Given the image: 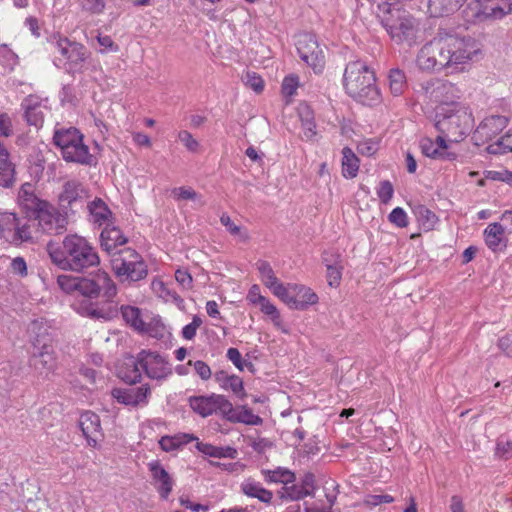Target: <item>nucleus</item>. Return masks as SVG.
I'll return each instance as SVG.
<instances>
[{"instance_id": "obj_8", "label": "nucleus", "mask_w": 512, "mask_h": 512, "mask_svg": "<svg viewBox=\"0 0 512 512\" xmlns=\"http://www.w3.org/2000/svg\"><path fill=\"white\" fill-rule=\"evenodd\" d=\"M54 143L68 162L88 165L93 161L88 146L83 143V135L74 127L57 129L54 133Z\"/></svg>"}, {"instance_id": "obj_36", "label": "nucleus", "mask_w": 512, "mask_h": 512, "mask_svg": "<svg viewBox=\"0 0 512 512\" xmlns=\"http://www.w3.org/2000/svg\"><path fill=\"white\" fill-rule=\"evenodd\" d=\"M196 441V449L205 456L212 458H229L235 459L237 457V450L230 446H215L210 443H204L199 441L197 438Z\"/></svg>"}, {"instance_id": "obj_10", "label": "nucleus", "mask_w": 512, "mask_h": 512, "mask_svg": "<svg viewBox=\"0 0 512 512\" xmlns=\"http://www.w3.org/2000/svg\"><path fill=\"white\" fill-rule=\"evenodd\" d=\"M47 329L43 321H34L29 327V332L35 335L33 345L36 349L33 356V365L40 372H51L56 368V357L50 339H46Z\"/></svg>"}, {"instance_id": "obj_53", "label": "nucleus", "mask_w": 512, "mask_h": 512, "mask_svg": "<svg viewBox=\"0 0 512 512\" xmlns=\"http://www.w3.org/2000/svg\"><path fill=\"white\" fill-rule=\"evenodd\" d=\"M173 197L176 200H199L198 193L189 187H178L172 191Z\"/></svg>"}, {"instance_id": "obj_7", "label": "nucleus", "mask_w": 512, "mask_h": 512, "mask_svg": "<svg viewBox=\"0 0 512 512\" xmlns=\"http://www.w3.org/2000/svg\"><path fill=\"white\" fill-rule=\"evenodd\" d=\"M51 43L58 53L54 57L55 66L64 69L68 73L83 72L85 63L90 57V52L83 44L70 41L60 34L53 35Z\"/></svg>"}, {"instance_id": "obj_43", "label": "nucleus", "mask_w": 512, "mask_h": 512, "mask_svg": "<svg viewBox=\"0 0 512 512\" xmlns=\"http://www.w3.org/2000/svg\"><path fill=\"white\" fill-rule=\"evenodd\" d=\"M414 214L416 216L419 226L424 231H431L435 228L438 223V218L431 210L423 205L416 206L414 208Z\"/></svg>"}, {"instance_id": "obj_25", "label": "nucleus", "mask_w": 512, "mask_h": 512, "mask_svg": "<svg viewBox=\"0 0 512 512\" xmlns=\"http://www.w3.org/2000/svg\"><path fill=\"white\" fill-rule=\"evenodd\" d=\"M100 242L102 249L112 257L113 253H119V247L126 244L127 238L119 228L110 224L103 228Z\"/></svg>"}, {"instance_id": "obj_38", "label": "nucleus", "mask_w": 512, "mask_h": 512, "mask_svg": "<svg viewBox=\"0 0 512 512\" xmlns=\"http://www.w3.org/2000/svg\"><path fill=\"white\" fill-rule=\"evenodd\" d=\"M121 312H122V316H123L124 320L128 324H130L135 330H138L140 332H146L154 337L162 336L158 332L153 334L148 329L145 322L141 318L140 310L138 308L133 307V306H125V307H122Z\"/></svg>"}, {"instance_id": "obj_58", "label": "nucleus", "mask_w": 512, "mask_h": 512, "mask_svg": "<svg viewBox=\"0 0 512 512\" xmlns=\"http://www.w3.org/2000/svg\"><path fill=\"white\" fill-rule=\"evenodd\" d=\"M188 365L194 367L195 372L202 380H208L212 375L210 367L204 361L197 360L193 362L190 360L188 361Z\"/></svg>"}, {"instance_id": "obj_64", "label": "nucleus", "mask_w": 512, "mask_h": 512, "mask_svg": "<svg viewBox=\"0 0 512 512\" xmlns=\"http://www.w3.org/2000/svg\"><path fill=\"white\" fill-rule=\"evenodd\" d=\"M498 146L499 152L512 151V129L499 139Z\"/></svg>"}, {"instance_id": "obj_45", "label": "nucleus", "mask_w": 512, "mask_h": 512, "mask_svg": "<svg viewBox=\"0 0 512 512\" xmlns=\"http://www.w3.org/2000/svg\"><path fill=\"white\" fill-rule=\"evenodd\" d=\"M82 280L83 277H75L71 275H59L57 284L59 288L65 293H73L78 291L82 294Z\"/></svg>"}, {"instance_id": "obj_51", "label": "nucleus", "mask_w": 512, "mask_h": 512, "mask_svg": "<svg viewBox=\"0 0 512 512\" xmlns=\"http://www.w3.org/2000/svg\"><path fill=\"white\" fill-rule=\"evenodd\" d=\"M245 85L255 91L256 93L262 92L264 88V81L255 72H247L244 76Z\"/></svg>"}, {"instance_id": "obj_31", "label": "nucleus", "mask_w": 512, "mask_h": 512, "mask_svg": "<svg viewBox=\"0 0 512 512\" xmlns=\"http://www.w3.org/2000/svg\"><path fill=\"white\" fill-rule=\"evenodd\" d=\"M90 221L99 227L112 224L113 214L101 199H95L88 205Z\"/></svg>"}, {"instance_id": "obj_16", "label": "nucleus", "mask_w": 512, "mask_h": 512, "mask_svg": "<svg viewBox=\"0 0 512 512\" xmlns=\"http://www.w3.org/2000/svg\"><path fill=\"white\" fill-rule=\"evenodd\" d=\"M300 58L313 69L316 74L322 73L325 67L324 51L313 35L305 34L297 44Z\"/></svg>"}, {"instance_id": "obj_34", "label": "nucleus", "mask_w": 512, "mask_h": 512, "mask_svg": "<svg viewBox=\"0 0 512 512\" xmlns=\"http://www.w3.org/2000/svg\"><path fill=\"white\" fill-rule=\"evenodd\" d=\"M448 140L439 134L436 139L423 138L420 142L422 153L430 158H442L446 154L448 148Z\"/></svg>"}, {"instance_id": "obj_29", "label": "nucleus", "mask_w": 512, "mask_h": 512, "mask_svg": "<svg viewBox=\"0 0 512 512\" xmlns=\"http://www.w3.org/2000/svg\"><path fill=\"white\" fill-rule=\"evenodd\" d=\"M82 185L77 181H68L64 184L62 192L59 194V204L63 209L72 208L81 202L83 197Z\"/></svg>"}, {"instance_id": "obj_56", "label": "nucleus", "mask_w": 512, "mask_h": 512, "mask_svg": "<svg viewBox=\"0 0 512 512\" xmlns=\"http://www.w3.org/2000/svg\"><path fill=\"white\" fill-rule=\"evenodd\" d=\"M178 138L189 151L196 152L198 150L199 142L192 136L190 132L182 130L178 133Z\"/></svg>"}, {"instance_id": "obj_60", "label": "nucleus", "mask_w": 512, "mask_h": 512, "mask_svg": "<svg viewBox=\"0 0 512 512\" xmlns=\"http://www.w3.org/2000/svg\"><path fill=\"white\" fill-rule=\"evenodd\" d=\"M83 9L91 14H101L105 9L104 0H83Z\"/></svg>"}, {"instance_id": "obj_50", "label": "nucleus", "mask_w": 512, "mask_h": 512, "mask_svg": "<svg viewBox=\"0 0 512 512\" xmlns=\"http://www.w3.org/2000/svg\"><path fill=\"white\" fill-rule=\"evenodd\" d=\"M376 193L381 203L388 204L394 195V188L392 183L388 180L381 181Z\"/></svg>"}, {"instance_id": "obj_12", "label": "nucleus", "mask_w": 512, "mask_h": 512, "mask_svg": "<svg viewBox=\"0 0 512 512\" xmlns=\"http://www.w3.org/2000/svg\"><path fill=\"white\" fill-rule=\"evenodd\" d=\"M277 298L288 308L299 311H305L319 302L312 288L298 283H286Z\"/></svg>"}, {"instance_id": "obj_23", "label": "nucleus", "mask_w": 512, "mask_h": 512, "mask_svg": "<svg viewBox=\"0 0 512 512\" xmlns=\"http://www.w3.org/2000/svg\"><path fill=\"white\" fill-rule=\"evenodd\" d=\"M79 425L88 445L95 447L102 437L99 416L91 411H86L81 414Z\"/></svg>"}, {"instance_id": "obj_14", "label": "nucleus", "mask_w": 512, "mask_h": 512, "mask_svg": "<svg viewBox=\"0 0 512 512\" xmlns=\"http://www.w3.org/2000/svg\"><path fill=\"white\" fill-rule=\"evenodd\" d=\"M39 229L46 234H59L66 229L67 217L53 205L44 201L33 210Z\"/></svg>"}, {"instance_id": "obj_30", "label": "nucleus", "mask_w": 512, "mask_h": 512, "mask_svg": "<svg viewBox=\"0 0 512 512\" xmlns=\"http://www.w3.org/2000/svg\"><path fill=\"white\" fill-rule=\"evenodd\" d=\"M240 490L247 497L256 498L266 504L270 503L273 499V493L253 478L244 479L240 484Z\"/></svg>"}, {"instance_id": "obj_19", "label": "nucleus", "mask_w": 512, "mask_h": 512, "mask_svg": "<svg viewBox=\"0 0 512 512\" xmlns=\"http://www.w3.org/2000/svg\"><path fill=\"white\" fill-rule=\"evenodd\" d=\"M476 18L499 20L512 13V0H476Z\"/></svg>"}, {"instance_id": "obj_63", "label": "nucleus", "mask_w": 512, "mask_h": 512, "mask_svg": "<svg viewBox=\"0 0 512 512\" xmlns=\"http://www.w3.org/2000/svg\"><path fill=\"white\" fill-rule=\"evenodd\" d=\"M175 279L184 289H190L192 287V276L186 270H176Z\"/></svg>"}, {"instance_id": "obj_18", "label": "nucleus", "mask_w": 512, "mask_h": 512, "mask_svg": "<svg viewBox=\"0 0 512 512\" xmlns=\"http://www.w3.org/2000/svg\"><path fill=\"white\" fill-rule=\"evenodd\" d=\"M226 400L224 395L211 394L191 397L189 403L191 409L202 417H208L217 412L223 416L225 407H227Z\"/></svg>"}, {"instance_id": "obj_6", "label": "nucleus", "mask_w": 512, "mask_h": 512, "mask_svg": "<svg viewBox=\"0 0 512 512\" xmlns=\"http://www.w3.org/2000/svg\"><path fill=\"white\" fill-rule=\"evenodd\" d=\"M135 368L132 375H125L126 382H136L141 378V372L152 381L162 383L173 374V368L168 356L158 351L143 349L135 358Z\"/></svg>"}, {"instance_id": "obj_27", "label": "nucleus", "mask_w": 512, "mask_h": 512, "mask_svg": "<svg viewBox=\"0 0 512 512\" xmlns=\"http://www.w3.org/2000/svg\"><path fill=\"white\" fill-rule=\"evenodd\" d=\"M256 268L259 272L260 280L263 285L267 287L275 297H277L285 284L277 278L273 268L267 261H258L256 263Z\"/></svg>"}, {"instance_id": "obj_5", "label": "nucleus", "mask_w": 512, "mask_h": 512, "mask_svg": "<svg viewBox=\"0 0 512 512\" xmlns=\"http://www.w3.org/2000/svg\"><path fill=\"white\" fill-rule=\"evenodd\" d=\"M435 128L448 142H460L473 128V118L463 105L435 108Z\"/></svg>"}, {"instance_id": "obj_48", "label": "nucleus", "mask_w": 512, "mask_h": 512, "mask_svg": "<svg viewBox=\"0 0 512 512\" xmlns=\"http://www.w3.org/2000/svg\"><path fill=\"white\" fill-rule=\"evenodd\" d=\"M323 261L327 268L328 285L331 287H337L340 283L342 276V266L338 264L329 263L325 257L323 258Z\"/></svg>"}, {"instance_id": "obj_62", "label": "nucleus", "mask_w": 512, "mask_h": 512, "mask_svg": "<svg viewBox=\"0 0 512 512\" xmlns=\"http://www.w3.org/2000/svg\"><path fill=\"white\" fill-rule=\"evenodd\" d=\"M357 149L360 154L371 156L377 151L378 144L375 141L368 139L360 142Z\"/></svg>"}, {"instance_id": "obj_13", "label": "nucleus", "mask_w": 512, "mask_h": 512, "mask_svg": "<svg viewBox=\"0 0 512 512\" xmlns=\"http://www.w3.org/2000/svg\"><path fill=\"white\" fill-rule=\"evenodd\" d=\"M117 293V288L109 274L98 270L90 277H83L82 295L88 298H102L110 302Z\"/></svg>"}, {"instance_id": "obj_33", "label": "nucleus", "mask_w": 512, "mask_h": 512, "mask_svg": "<svg viewBox=\"0 0 512 512\" xmlns=\"http://www.w3.org/2000/svg\"><path fill=\"white\" fill-rule=\"evenodd\" d=\"M433 48L431 39L418 50L415 57V65L420 71L427 73L437 72L436 64L438 62L434 58Z\"/></svg>"}, {"instance_id": "obj_42", "label": "nucleus", "mask_w": 512, "mask_h": 512, "mask_svg": "<svg viewBox=\"0 0 512 512\" xmlns=\"http://www.w3.org/2000/svg\"><path fill=\"white\" fill-rule=\"evenodd\" d=\"M19 204L27 210H35L39 203H43L44 200H40L34 193V186L31 183H24L18 192Z\"/></svg>"}, {"instance_id": "obj_55", "label": "nucleus", "mask_w": 512, "mask_h": 512, "mask_svg": "<svg viewBox=\"0 0 512 512\" xmlns=\"http://www.w3.org/2000/svg\"><path fill=\"white\" fill-rule=\"evenodd\" d=\"M202 325V319L195 315L192 322L185 325L182 329V336L186 340H192L196 336L197 329Z\"/></svg>"}, {"instance_id": "obj_17", "label": "nucleus", "mask_w": 512, "mask_h": 512, "mask_svg": "<svg viewBox=\"0 0 512 512\" xmlns=\"http://www.w3.org/2000/svg\"><path fill=\"white\" fill-rule=\"evenodd\" d=\"M0 238L18 244L32 239L29 227L20 225L16 214L8 211H0Z\"/></svg>"}, {"instance_id": "obj_32", "label": "nucleus", "mask_w": 512, "mask_h": 512, "mask_svg": "<svg viewBox=\"0 0 512 512\" xmlns=\"http://www.w3.org/2000/svg\"><path fill=\"white\" fill-rule=\"evenodd\" d=\"M215 380L223 390L231 391L242 400L246 397L244 383L239 376L220 371L215 374Z\"/></svg>"}, {"instance_id": "obj_26", "label": "nucleus", "mask_w": 512, "mask_h": 512, "mask_svg": "<svg viewBox=\"0 0 512 512\" xmlns=\"http://www.w3.org/2000/svg\"><path fill=\"white\" fill-rule=\"evenodd\" d=\"M508 124V118L503 115H490L482 120L475 134L482 139L491 140Z\"/></svg>"}, {"instance_id": "obj_3", "label": "nucleus", "mask_w": 512, "mask_h": 512, "mask_svg": "<svg viewBox=\"0 0 512 512\" xmlns=\"http://www.w3.org/2000/svg\"><path fill=\"white\" fill-rule=\"evenodd\" d=\"M376 15L396 44L412 47L417 43L420 23L411 14L388 2H381L377 5Z\"/></svg>"}, {"instance_id": "obj_1", "label": "nucleus", "mask_w": 512, "mask_h": 512, "mask_svg": "<svg viewBox=\"0 0 512 512\" xmlns=\"http://www.w3.org/2000/svg\"><path fill=\"white\" fill-rule=\"evenodd\" d=\"M436 70L461 71L464 65L474 61L480 53L479 44L471 38L459 37L439 29L432 38Z\"/></svg>"}, {"instance_id": "obj_28", "label": "nucleus", "mask_w": 512, "mask_h": 512, "mask_svg": "<svg viewBox=\"0 0 512 512\" xmlns=\"http://www.w3.org/2000/svg\"><path fill=\"white\" fill-rule=\"evenodd\" d=\"M484 240L490 250H501L506 246L505 227L498 222L490 223L484 230Z\"/></svg>"}, {"instance_id": "obj_22", "label": "nucleus", "mask_w": 512, "mask_h": 512, "mask_svg": "<svg viewBox=\"0 0 512 512\" xmlns=\"http://www.w3.org/2000/svg\"><path fill=\"white\" fill-rule=\"evenodd\" d=\"M227 407L223 412V417L232 423H242L245 425L258 426L261 425L263 420L260 416L253 413V411L246 405L233 407L232 403L227 399Z\"/></svg>"}, {"instance_id": "obj_54", "label": "nucleus", "mask_w": 512, "mask_h": 512, "mask_svg": "<svg viewBox=\"0 0 512 512\" xmlns=\"http://www.w3.org/2000/svg\"><path fill=\"white\" fill-rule=\"evenodd\" d=\"M97 41L100 45V53H115L119 51V46L108 35H98Z\"/></svg>"}, {"instance_id": "obj_15", "label": "nucleus", "mask_w": 512, "mask_h": 512, "mask_svg": "<svg viewBox=\"0 0 512 512\" xmlns=\"http://www.w3.org/2000/svg\"><path fill=\"white\" fill-rule=\"evenodd\" d=\"M246 299L250 304L258 306L260 311L268 317L277 330L284 334L290 333V329L284 322L280 311L267 297L261 294L259 285L254 284L250 287Z\"/></svg>"}, {"instance_id": "obj_11", "label": "nucleus", "mask_w": 512, "mask_h": 512, "mask_svg": "<svg viewBox=\"0 0 512 512\" xmlns=\"http://www.w3.org/2000/svg\"><path fill=\"white\" fill-rule=\"evenodd\" d=\"M422 90L428 101L436 105L435 108L460 105L458 102L460 90L450 81L440 78L431 79L422 84Z\"/></svg>"}, {"instance_id": "obj_49", "label": "nucleus", "mask_w": 512, "mask_h": 512, "mask_svg": "<svg viewBox=\"0 0 512 512\" xmlns=\"http://www.w3.org/2000/svg\"><path fill=\"white\" fill-rule=\"evenodd\" d=\"M281 497L288 500H300L306 496V492L302 489L301 485L293 484L291 486L285 485L281 490Z\"/></svg>"}, {"instance_id": "obj_47", "label": "nucleus", "mask_w": 512, "mask_h": 512, "mask_svg": "<svg viewBox=\"0 0 512 512\" xmlns=\"http://www.w3.org/2000/svg\"><path fill=\"white\" fill-rule=\"evenodd\" d=\"M221 224L227 231L240 242H246L249 239V234L241 226L236 225L227 214L220 217Z\"/></svg>"}, {"instance_id": "obj_21", "label": "nucleus", "mask_w": 512, "mask_h": 512, "mask_svg": "<svg viewBox=\"0 0 512 512\" xmlns=\"http://www.w3.org/2000/svg\"><path fill=\"white\" fill-rule=\"evenodd\" d=\"M148 469L151 474L152 485L159 493L161 498L167 499L170 493L172 492L174 486V480L172 476L157 460L149 462Z\"/></svg>"}, {"instance_id": "obj_59", "label": "nucleus", "mask_w": 512, "mask_h": 512, "mask_svg": "<svg viewBox=\"0 0 512 512\" xmlns=\"http://www.w3.org/2000/svg\"><path fill=\"white\" fill-rule=\"evenodd\" d=\"M394 498L388 494H375L367 495L364 499V504L367 506H377L382 503H391Z\"/></svg>"}, {"instance_id": "obj_52", "label": "nucleus", "mask_w": 512, "mask_h": 512, "mask_svg": "<svg viewBox=\"0 0 512 512\" xmlns=\"http://www.w3.org/2000/svg\"><path fill=\"white\" fill-rule=\"evenodd\" d=\"M389 221L399 228H404L408 225V217L404 209L401 207L394 208L388 216Z\"/></svg>"}, {"instance_id": "obj_2", "label": "nucleus", "mask_w": 512, "mask_h": 512, "mask_svg": "<svg viewBox=\"0 0 512 512\" xmlns=\"http://www.w3.org/2000/svg\"><path fill=\"white\" fill-rule=\"evenodd\" d=\"M47 252L52 263L66 271L82 272L100 263L95 248L77 234L66 235L61 244L49 242Z\"/></svg>"}, {"instance_id": "obj_44", "label": "nucleus", "mask_w": 512, "mask_h": 512, "mask_svg": "<svg viewBox=\"0 0 512 512\" xmlns=\"http://www.w3.org/2000/svg\"><path fill=\"white\" fill-rule=\"evenodd\" d=\"M151 289L157 297L165 302H182L177 293L170 289L161 279H154L151 283Z\"/></svg>"}, {"instance_id": "obj_57", "label": "nucleus", "mask_w": 512, "mask_h": 512, "mask_svg": "<svg viewBox=\"0 0 512 512\" xmlns=\"http://www.w3.org/2000/svg\"><path fill=\"white\" fill-rule=\"evenodd\" d=\"M299 85L298 78L294 75H290L284 78L282 83V93L285 96H292L295 94Z\"/></svg>"}, {"instance_id": "obj_39", "label": "nucleus", "mask_w": 512, "mask_h": 512, "mask_svg": "<svg viewBox=\"0 0 512 512\" xmlns=\"http://www.w3.org/2000/svg\"><path fill=\"white\" fill-rule=\"evenodd\" d=\"M465 0H429L428 12L433 17H441L456 11Z\"/></svg>"}, {"instance_id": "obj_9", "label": "nucleus", "mask_w": 512, "mask_h": 512, "mask_svg": "<svg viewBox=\"0 0 512 512\" xmlns=\"http://www.w3.org/2000/svg\"><path fill=\"white\" fill-rule=\"evenodd\" d=\"M110 262L114 274L122 282L139 281L147 276V266L134 249H120L119 253H113Z\"/></svg>"}, {"instance_id": "obj_61", "label": "nucleus", "mask_w": 512, "mask_h": 512, "mask_svg": "<svg viewBox=\"0 0 512 512\" xmlns=\"http://www.w3.org/2000/svg\"><path fill=\"white\" fill-rule=\"evenodd\" d=\"M10 268L11 271L16 275H19L21 277L27 275V265L22 257H16L12 259L10 263Z\"/></svg>"}, {"instance_id": "obj_20", "label": "nucleus", "mask_w": 512, "mask_h": 512, "mask_svg": "<svg viewBox=\"0 0 512 512\" xmlns=\"http://www.w3.org/2000/svg\"><path fill=\"white\" fill-rule=\"evenodd\" d=\"M150 394L151 389L148 384L138 387L116 388L112 391V396L119 403L133 407L147 405Z\"/></svg>"}, {"instance_id": "obj_40", "label": "nucleus", "mask_w": 512, "mask_h": 512, "mask_svg": "<svg viewBox=\"0 0 512 512\" xmlns=\"http://www.w3.org/2000/svg\"><path fill=\"white\" fill-rule=\"evenodd\" d=\"M261 473L265 481L268 483H281L285 486L295 481V474L288 468L284 467L263 469Z\"/></svg>"}, {"instance_id": "obj_41", "label": "nucleus", "mask_w": 512, "mask_h": 512, "mask_svg": "<svg viewBox=\"0 0 512 512\" xmlns=\"http://www.w3.org/2000/svg\"><path fill=\"white\" fill-rule=\"evenodd\" d=\"M342 155V175L347 179L355 178L359 170L358 157L349 147L343 148Z\"/></svg>"}, {"instance_id": "obj_37", "label": "nucleus", "mask_w": 512, "mask_h": 512, "mask_svg": "<svg viewBox=\"0 0 512 512\" xmlns=\"http://www.w3.org/2000/svg\"><path fill=\"white\" fill-rule=\"evenodd\" d=\"M197 440V437L189 433H178L172 436L166 435L160 438L159 445L165 452H174L184 445Z\"/></svg>"}, {"instance_id": "obj_35", "label": "nucleus", "mask_w": 512, "mask_h": 512, "mask_svg": "<svg viewBox=\"0 0 512 512\" xmlns=\"http://www.w3.org/2000/svg\"><path fill=\"white\" fill-rule=\"evenodd\" d=\"M15 182V168L7 149L0 142V187L9 188Z\"/></svg>"}, {"instance_id": "obj_4", "label": "nucleus", "mask_w": 512, "mask_h": 512, "mask_svg": "<svg viewBox=\"0 0 512 512\" xmlns=\"http://www.w3.org/2000/svg\"><path fill=\"white\" fill-rule=\"evenodd\" d=\"M343 82L346 92L355 100L365 105L379 101L374 72L364 62L358 60L348 63Z\"/></svg>"}, {"instance_id": "obj_24", "label": "nucleus", "mask_w": 512, "mask_h": 512, "mask_svg": "<svg viewBox=\"0 0 512 512\" xmlns=\"http://www.w3.org/2000/svg\"><path fill=\"white\" fill-rule=\"evenodd\" d=\"M25 118L30 125L41 126L47 110L46 101L35 95H29L22 102Z\"/></svg>"}, {"instance_id": "obj_46", "label": "nucleus", "mask_w": 512, "mask_h": 512, "mask_svg": "<svg viewBox=\"0 0 512 512\" xmlns=\"http://www.w3.org/2000/svg\"><path fill=\"white\" fill-rule=\"evenodd\" d=\"M407 86L405 73L400 69H392L389 73V87L393 95H401Z\"/></svg>"}]
</instances>
